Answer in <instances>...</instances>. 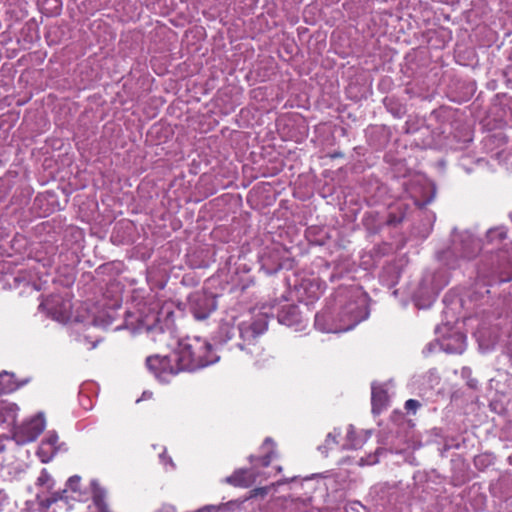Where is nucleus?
<instances>
[{"instance_id":"nucleus-1","label":"nucleus","mask_w":512,"mask_h":512,"mask_svg":"<svg viewBox=\"0 0 512 512\" xmlns=\"http://www.w3.org/2000/svg\"><path fill=\"white\" fill-rule=\"evenodd\" d=\"M368 295L358 285H342L335 292V308L315 315V327L327 333L353 329L369 316Z\"/></svg>"},{"instance_id":"nucleus-2","label":"nucleus","mask_w":512,"mask_h":512,"mask_svg":"<svg viewBox=\"0 0 512 512\" xmlns=\"http://www.w3.org/2000/svg\"><path fill=\"white\" fill-rule=\"evenodd\" d=\"M267 326L265 315H259L254 320L242 322L237 326L233 320L222 321L213 339L216 345H225L238 335L239 341L231 345L230 349L237 347L249 355H258L262 349L257 345V338L267 330Z\"/></svg>"},{"instance_id":"nucleus-3","label":"nucleus","mask_w":512,"mask_h":512,"mask_svg":"<svg viewBox=\"0 0 512 512\" xmlns=\"http://www.w3.org/2000/svg\"><path fill=\"white\" fill-rule=\"evenodd\" d=\"M173 356L179 372H192L207 367L216 363L220 358L212 352V345L199 337L180 341Z\"/></svg>"},{"instance_id":"nucleus-4","label":"nucleus","mask_w":512,"mask_h":512,"mask_svg":"<svg viewBox=\"0 0 512 512\" xmlns=\"http://www.w3.org/2000/svg\"><path fill=\"white\" fill-rule=\"evenodd\" d=\"M481 250L480 240L468 231L453 232L451 245L438 253L439 261L449 269L461 266L463 261L474 259Z\"/></svg>"},{"instance_id":"nucleus-5","label":"nucleus","mask_w":512,"mask_h":512,"mask_svg":"<svg viewBox=\"0 0 512 512\" xmlns=\"http://www.w3.org/2000/svg\"><path fill=\"white\" fill-rule=\"evenodd\" d=\"M216 308V298L210 293L196 291L189 296V310L196 320L207 319Z\"/></svg>"},{"instance_id":"nucleus-6","label":"nucleus","mask_w":512,"mask_h":512,"mask_svg":"<svg viewBox=\"0 0 512 512\" xmlns=\"http://www.w3.org/2000/svg\"><path fill=\"white\" fill-rule=\"evenodd\" d=\"M146 366L162 383L169 382L172 376L179 373L173 354L164 357L150 356L146 359Z\"/></svg>"},{"instance_id":"nucleus-7","label":"nucleus","mask_w":512,"mask_h":512,"mask_svg":"<svg viewBox=\"0 0 512 512\" xmlns=\"http://www.w3.org/2000/svg\"><path fill=\"white\" fill-rule=\"evenodd\" d=\"M45 428V418L42 413L37 414L29 421L15 428L13 439L18 445H24L34 441Z\"/></svg>"},{"instance_id":"nucleus-8","label":"nucleus","mask_w":512,"mask_h":512,"mask_svg":"<svg viewBox=\"0 0 512 512\" xmlns=\"http://www.w3.org/2000/svg\"><path fill=\"white\" fill-rule=\"evenodd\" d=\"M40 308L45 309L52 319L65 323L70 318L72 304L60 295H52L40 304Z\"/></svg>"},{"instance_id":"nucleus-9","label":"nucleus","mask_w":512,"mask_h":512,"mask_svg":"<svg viewBox=\"0 0 512 512\" xmlns=\"http://www.w3.org/2000/svg\"><path fill=\"white\" fill-rule=\"evenodd\" d=\"M439 344L446 353L461 354L466 349V336L459 331H451L449 334L443 335Z\"/></svg>"},{"instance_id":"nucleus-10","label":"nucleus","mask_w":512,"mask_h":512,"mask_svg":"<svg viewBox=\"0 0 512 512\" xmlns=\"http://www.w3.org/2000/svg\"><path fill=\"white\" fill-rule=\"evenodd\" d=\"M255 481V475L251 470L239 469L226 478V482L236 487H249Z\"/></svg>"},{"instance_id":"nucleus-11","label":"nucleus","mask_w":512,"mask_h":512,"mask_svg":"<svg viewBox=\"0 0 512 512\" xmlns=\"http://www.w3.org/2000/svg\"><path fill=\"white\" fill-rule=\"evenodd\" d=\"M371 403L374 414H379L387 406L388 394L383 386L372 385Z\"/></svg>"},{"instance_id":"nucleus-12","label":"nucleus","mask_w":512,"mask_h":512,"mask_svg":"<svg viewBox=\"0 0 512 512\" xmlns=\"http://www.w3.org/2000/svg\"><path fill=\"white\" fill-rule=\"evenodd\" d=\"M277 319L280 324L294 326L300 322L299 309L293 305H286L277 313Z\"/></svg>"},{"instance_id":"nucleus-13","label":"nucleus","mask_w":512,"mask_h":512,"mask_svg":"<svg viewBox=\"0 0 512 512\" xmlns=\"http://www.w3.org/2000/svg\"><path fill=\"white\" fill-rule=\"evenodd\" d=\"M28 379L17 382L14 374L3 372L0 374V395L9 394L28 383Z\"/></svg>"},{"instance_id":"nucleus-14","label":"nucleus","mask_w":512,"mask_h":512,"mask_svg":"<svg viewBox=\"0 0 512 512\" xmlns=\"http://www.w3.org/2000/svg\"><path fill=\"white\" fill-rule=\"evenodd\" d=\"M19 407L15 403L0 402V425H14L16 422Z\"/></svg>"},{"instance_id":"nucleus-15","label":"nucleus","mask_w":512,"mask_h":512,"mask_svg":"<svg viewBox=\"0 0 512 512\" xmlns=\"http://www.w3.org/2000/svg\"><path fill=\"white\" fill-rule=\"evenodd\" d=\"M448 284V278L441 276L438 278L437 275H425L422 280V286L427 294H437L444 286Z\"/></svg>"},{"instance_id":"nucleus-16","label":"nucleus","mask_w":512,"mask_h":512,"mask_svg":"<svg viewBox=\"0 0 512 512\" xmlns=\"http://www.w3.org/2000/svg\"><path fill=\"white\" fill-rule=\"evenodd\" d=\"M60 499H62V495L58 492L51 493L48 496L44 495V492H39L36 495L38 509L41 512H48L51 505Z\"/></svg>"},{"instance_id":"nucleus-17","label":"nucleus","mask_w":512,"mask_h":512,"mask_svg":"<svg viewBox=\"0 0 512 512\" xmlns=\"http://www.w3.org/2000/svg\"><path fill=\"white\" fill-rule=\"evenodd\" d=\"M93 491V502L99 507V512H110L105 503V490L96 481L91 482Z\"/></svg>"},{"instance_id":"nucleus-18","label":"nucleus","mask_w":512,"mask_h":512,"mask_svg":"<svg viewBox=\"0 0 512 512\" xmlns=\"http://www.w3.org/2000/svg\"><path fill=\"white\" fill-rule=\"evenodd\" d=\"M507 237V228L505 226H497L486 232V242L490 244H499Z\"/></svg>"},{"instance_id":"nucleus-19","label":"nucleus","mask_w":512,"mask_h":512,"mask_svg":"<svg viewBox=\"0 0 512 512\" xmlns=\"http://www.w3.org/2000/svg\"><path fill=\"white\" fill-rule=\"evenodd\" d=\"M140 329L150 335L154 341L157 340L158 335L164 332L157 316H153L152 323H143Z\"/></svg>"},{"instance_id":"nucleus-20","label":"nucleus","mask_w":512,"mask_h":512,"mask_svg":"<svg viewBox=\"0 0 512 512\" xmlns=\"http://www.w3.org/2000/svg\"><path fill=\"white\" fill-rule=\"evenodd\" d=\"M60 447H52L48 445L46 441L42 440L38 448L37 454L41 458V461L46 463L49 462L55 454L59 451Z\"/></svg>"},{"instance_id":"nucleus-21","label":"nucleus","mask_w":512,"mask_h":512,"mask_svg":"<svg viewBox=\"0 0 512 512\" xmlns=\"http://www.w3.org/2000/svg\"><path fill=\"white\" fill-rule=\"evenodd\" d=\"M274 447H275L274 441L270 437H267L263 442L262 448H268L269 450L266 452V454L264 456L259 458V460L261 461V465L263 467L269 466L272 459L274 457H276V451H275Z\"/></svg>"},{"instance_id":"nucleus-22","label":"nucleus","mask_w":512,"mask_h":512,"mask_svg":"<svg viewBox=\"0 0 512 512\" xmlns=\"http://www.w3.org/2000/svg\"><path fill=\"white\" fill-rule=\"evenodd\" d=\"M36 484L43 489L42 492H50L54 487V480L46 469H42Z\"/></svg>"},{"instance_id":"nucleus-23","label":"nucleus","mask_w":512,"mask_h":512,"mask_svg":"<svg viewBox=\"0 0 512 512\" xmlns=\"http://www.w3.org/2000/svg\"><path fill=\"white\" fill-rule=\"evenodd\" d=\"M340 434H341V432H340L339 429H334L333 432L328 433V435L326 436L324 444L320 445L318 447V450L322 454L327 455L328 449H331L333 447V445L337 444V437H339Z\"/></svg>"},{"instance_id":"nucleus-24","label":"nucleus","mask_w":512,"mask_h":512,"mask_svg":"<svg viewBox=\"0 0 512 512\" xmlns=\"http://www.w3.org/2000/svg\"><path fill=\"white\" fill-rule=\"evenodd\" d=\"M347 449H357L362 445V442L355 437V430L353 425H349L347 429Z\"/></svg>"},{"instance_id":"nucleus-25","label":"nucleus","mask_w":512,"mask_h":512,"mask_svg":"<svg viewBox=\"0 0 512 512\" xmlns=\"http://www.w3.org/2000/svg\"><path fill=\"white\" fill-rule=\"evenodd\" d=\"M471 375L472 370L469 367H463L461 369V376L466 380L467 385L472 389H476L478 381L476 379H473Z\"/></svg>"},{"instance_id":"nucleus-26","label":"nucleus","mask_w":512,"mask_h":512,"mask_svg":"<svg viewBox=\"0 0 512 512\" xmlns=\"http://www.w3.org/2000/svg\"><path fill=\"white\" fill-rule=\"evenodd\" d=\"M43 440L46 441V443L48 445H51L52 447H59V437L55 431H49Z\"/></svg>"},{"instance_id":"nucleus-27","label":"nucleus","mask_w":512,"mask_h":512,"mask_svg":"<svg viewBox=\"0 0 512 512\" xmlns=\"http://www.w3.org/2000/svg\"><path fill=\"white\" fill-rule=\"evenodd\" d=\"M404 219V213H400L399 215L395 214L394 212H391L389 214V217L387 219V223L389 225H397L399 223H401Z\"/></svg>"},{"instance_id":"nucleus-28","label":"nucleus","mask_w":512,"mask_h":512,"mask_svg":"<svg viewBox=\"0 0 512 512\" xmlns=\"http://www.w3.org/2000/svg\"><path fill=\"white\" fill-rule=\"evenodd\" d=\"M80 480L81 478L77 475H74L72 477H70L67 481V486L72 490V491H77L79 489V483H80Z\"/></svg>"},{"instance_id":"nucleus-29","label":"nucleus","mask_w":512,"mask_h":512,"mask_svg":"<svg viewBox=\"0 0 512 512\" xmlns=\"http://www.w3.org/2000/svg\"><path fill=\"white\" fill-rule=\"evenodd\" d=\"M420 407L419 401L415 399H409L405 402V409L407 411H411L413 413L416 412V410Z\"/></svg>"},{"instance_id":"nucleus-30","label":"nucleus","mask_w":512,"mask_h":512,"mask_svg":"<svg viewBox=\"0 0 512 512\" xmlns=\"http://www.w3.org/2000/svg\"><path fill=\"white\" fill-rule=\"evenodd\" d=\"M160 461L162 464L167 465L169 464L172 468H174V463L170 457L166 455V450L159 455Z\"/></svg>"},{"instance_id":"nucleus-31","label":"nucleus","mask_w":512,"mask_h":512,"mask_svg":"<svg viewBox=\"0 0 512 512\" xmlns=\"http://www.w3.org/2000/svg\"><path fill=\"white\" fill-rule=\"evenodd\" d=\"M383 452H384V450L382 448H378L375 452V455L370 456L369 459L366 460V464H368V465L376 464L378 462L377 455H379Z\"/></svg>"},{"instance_id":"nucleus-32","label":"nucleus","mask_w":512,"mask_h":512,"mask_svg":"<svg viewBox=\"0 0 512 512\" xmlns=\"http://www.w3.org/2000/svg\"><path fill=\"white\" fill-rule=\"evenodd\" d=\"M156 512H176V508L172 505H163L159 510Z\"/></svg>"},{"instance_id":"nucleus-33","label":"nucleus","mask_w":512,"mask_h":512,"mask_svg":"<svg viewBox=\"0 0 512 512\" xmlns=\"http://www.w3.org/2000/svg\"><path fill=\"white\" fill-rule=\"evenodd\" d=\"M6 501H7V494L4 492V490L0 489V511L2 510Z\"/></svg>"},{"instance_id":"nucleus-34","label":"nucleus","mask_w":512,"mask_h":512,"mask_svg":"<svg viewBox=\"0 0 512 512\" xmlns=\"http://www.w3.org/2000/svg\"><path fill=\"white\" fill-rule=\"evenodd\" d=\"M253 492H254V495L261 494L262 496H264V495H266V494H267V492H268V488H266V487L257 488V489H255Z\"/></svg>"},{"instance_id":"nucleus-35","label":"nucleus","mask_w":512,"mask_h":512,"mask_svg":"<svg viewBox=\"0 0 512 512\" xmlns=\"http://www.w3.org/2000/svg\"><path fill=\"white\" fill-rule=\"evenodd\" d=\"M4 450H5V445L3 443L2 437H0V453L3 452Z\"/></svg>"},{"instance_id":"nucleus-36","label":"nucleus","mask_w":512,"mask_h":512,"mask_svg":"<svg viewBox=\"0 0 512 512\" xmlns=\"http://www.w3.org/2000/svg\"><path fill=\"white\" fill-rule=\"evenodd\" d=\"M512 280V274L509 275L508 277H505V278H501V282H508V281H511Z\"/></svg>"},{"instance_id":"nucleus-37","label":"nucleus","mask_w":512,"mask_h":512,"mask_svg":"<svg viewBox=\"0 0 512 512\" xmlns=\"http://www.w3.org/2000/svg\"><path fill=\"white\" fill-rule=\"evenodd\" d=\"M280 268H281V265L277 264V266L274 269L269 270V272H275V271H277Z\"/></svg>"},{"instance_id":"nucleus-38","label":"nucleus","mask_w":512,"mask_h":512,"mask_svg":"<svg viewBox=\"0 0 512 512\" xmlns=\"http://www.w3.org/2000/svg\"><path fill=\"white\" fill-rule=\"evenodd\" d=\"M255 459H256V457H254L253 455H251V456L249 457L250 462H253Z\"/></svg>"},{"instance_id":"nucleus-39","label":"nucleus","mask_w":512,"mask_h":512,"mask_svg":"<svg viewBox=\"0 0 512 512\" xmlns=\"http://www.w3.org/2000/svg\"><path fill=\"white\" fill-rule=\"evenodd\" d=\"M267 264V259L265 257H263V266H265Z\"/></svg>"},{"instance_id":"nucleus-40","label":"nucleus","mask_w":512,"mask_h":512,"mask_svg":"<svg viewBox=\"0 0 512 512\" xmlns=\"http://www.w3.org/2000/svg\"><path fill=\"white\" fill-rule=\"evenodd\" d=\"M330 280L333 282L335 280V275H331Z\"/></svg>"},{"instance_id":"nucleus-41","label":"nucleus","mask_w":512,"mask_h":512,"mask_svg":"<svg viewBox=\"0 0 512 512\" xmlns=\"http://www.w3.org/2000/svg\"><path fill=\"white\" fill-rule=\"evenodd\" d=\"M111 322H112V319H111V320H109V321H108L107 323H105L104 325L111 324Z\"/></svg>"},{"instance_id":"nucleus-42","label":"nucleus","mask_w":512,"mask_h":512,"mask_svg":"<svg viewBox=\"0 0 512 512\" xmlns=\"http://www.w3.org/2000/svg\"><path fill=\"white\" fill-rule=\"evenodd\" d=\"M277 470H278V472L282 471V467H281V466H279V467L277 468Z\"/></svg>"},{"instance_id":"nucleus-43","label":"nucleus","mask_w":512,"mask_h":512,"mask_svg":"<svg viewBox=\"0 0 512 512\" xmlns=\"http://www.w3.org/2000/svg\"><path fill=\"white\" fill-rule=\"evenodd\" d=\"M509 217H510V219L512 221V211L510 212Z\"/></svg>"}]
</instances>
